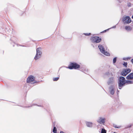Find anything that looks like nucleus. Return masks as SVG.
Wrapping results in <instances>:
<instances>
[{"instance_id": "nucleus-14", "label": "nucleus", "mask_w": 133, "mask_h": 133, "mask_svg": "<svg viewBox=\"0 0 133 133\" xmlns=\"http://www.w3.org/2000/svg\"><path fill=\"white\" fill-rule=\"evenodd\" d=\"M125 29L128 31H130L131 30V28L130 26H126L125 27Z\"/></svg>"}, {"instance_id": "nucleus-7", "label": "nucleus", "mask_w": 133, "mask_h": 133, "mask_svg": "<svg viewBox=\"0 0 133 133\" xmlns=\"http://www.w3.org/2000/svg\"><path fill=\"white\" fill-rule=\"evenodd\" d=\"M123 21L124 23H129L131 22V20L129 17L126 16L123 18Z\"/></svg>"}, {"instance_id": "nucleus-19", "label": "nucleus", "mask_w": 133, "mask_h": 133, "mask_svg": "<svg viewBox=\"0 0 133 133\" xmlns=\"http://www.w3.org/2000/svg\"><path fill=\"white\" fill-rule=\"evenodd\" d=\"M59 78V77H57L56 78H54L53 79V80L54 81H57Z\"/></svg>"}, {"instance_id": "nucleus-17", "label": "nucleus", "mask_w": 133, "mask_h": 133, "mask_svg": "<svg viewBox=\"0 0 133 133\" xmlns=\"http://www.w3.org/2000/svg\"><path fill=\"white\" fill-rule=\"evenodd\" d=\"M101 133H106V131L104 129H102L101 132Z\"/></svg>"}, {"instance_id": "nucleus-9", "label": "nucleus", "mask_w": 133, "mask_h": 133, "mask_svg": "<svg viewBox=\"0 0 133 133\" xmlns=\"http://www.w3.org/2000/svg\"><path fill=\"white\" fill-rule=\"evenodd\" d=\"M131 70L130 69H125L122 71V75L123 76H126L128 73L130 72Z\"/></svg>"}, {"instance_id": "nucleus-2", "label": "nucleus", "mask_w": 133, "mask_h": 133, "mask_svg": "<svg viewBox=\"0 0 133 133\" xmlns=\"http://www.w3.org/2000/svg\"><path fill=\"white\" fill-rule=\"evenodd\" d=\"M41 48L39 47L36 49V54L34 57L35 60H37L41 56L42 52Z\"/></svg>"}, {"instance_id": "nucleus-24", "label": "nucleus", "mask_w": 133, "mask_h": 133, "mask_svg": "<svg viewBox=\"0 0 133 133\" xmlns=\"http://www.w3.org/2000/svg\"><path fill=\"white\" fill-rule=\"evenodd\" d=\"M128 59H129L128 58H124L123 59V60H128Z\"/></svg>"}, {"instance_id": "nucleus-13", "label": "nucleus", "mask_w": 133, "mask_h": 133, "mask_svg": "<svg viewBox=\"0 0 133 133\" xmlns=\"http://www.w3.org/2000/svg\"><path fill=\"white\" fill-rule=\"evenodd\" d=\"M87 126L89 127H92V123L90 122H87L86 123Z\"/></svg>"}, {"instance_id": "nucleus-15", "label": "nucleus", "mask_w": 133, "mask_h": 133, "mask_svg": "<svg viewBox=\"0 0 133 133\" xmlns=\"http://www.w3.org/2000/svg\"><path fill=\"white\" fill-rule=\"evenodd\" d=\"M132 125V124H130L127 125L125 127V129L130 128H131V126Z\"/></svg>"}, {"instance_id": "nucleus-21", "label": "nucleus", "mask_w": 133, "mask_h": 133, "mask_svg": "<svg viewBox=\"0 0 133 133\" xmlns=\"http://www.w3.org/2000/svg\"><path fill=\"white\" fill-rule=\"evenodd\" d=\"M123 65L125 67H127V62H124Z\"/></svg>"}, {"instance_id": "nucleus-5", "label": "nucleus", "mask_w": 133, "mask_h": 133, "mask_svg": "<svg viewBox=\"0 0 133 133\" xmlns=\"http://www.w3.org/2000/svg\"><path fill=\"white\" fill-rule=\"evenodd\" d=\"M101 40V39L100 38L97 36L92 37L91 38V40L93 42L98 43Z\"/></svg>"}, {"instance_id": "nucleus-3", "label": "nucleus", "mask_w": 133, "mask_h": 133, "mask_svg": "<svg viewBox=\"0 0 133 133\" xmlns=\"http://www.w3.org/2000/svg\"><path fill=\"white\" fill-rule=\"evenodd\" d=\"M98 47L100 51L102 53L108 56L110 54L109 53L105 51V49L103 45H98Z\"/></svg>"}, {"instance_id": "nucleus-26", "label": "nucleus", "mask_w": 133, "mask_h": 133, "mask_svg": "<svg viewBox=\"0 0 133 133\" xmlns=\"http://www.w3.org/2000/svg\"><path fill=\"white\" fill-rule=\"evenodd\" d=\"M116 27V26H113V27H112V28H115Z\"/></svg>"}, {"instance_id": "nucleus-12", "label": "nucleus", "mask_w": 133, "mask_h": 133, "mask_svg": "<svg viewBox=\"0 0 133 133\" xmlns=\"http://www.w3.org/2000/svg\"><path fill=\"white\" fill-rule=\"evenodd\" d=\"M114 82V79L113 78L111 77L110 78L108 82V84L109 85L112 83Z\"/></svg>"}, {"instance_id": "nucleus-4", "label": "nucleus", "mask_w": 133, "mask_h": 133, "mask_svg": "<svg viewBox=\"0 0 133 133\" xmlns=\"http://www.w3.org/2000/svg\"><path fill=\"white\" fill-rule=\"evenodd\" d=\"M80 67V66L76 63H72L69 66L68 68L70 69H77L79 68Z\"/></svg>"}, {"instance_id": "nucleus-1", "label": "nucleus", "mask_w": 133, "mask_h": 133, "mask_svg": "<svg viewBox=\"0 0 133 133\" xmlns=\"http://www.w3.org/2000/svg\"><path fill=\"white\" fill-rule=\"evenodd\" d=\"M126 83L125 78L123 77H121L119 79L118 85L119 89H121L122 87L124 86Z\"/></svg>"}, {"instance_id": "nucleus-16", "label": "nucleus", "mask_w": 133, "mask_h": 133, "mask_svg": "<svg viewBox=\"0 0 133 133\" xmlns=\"http://www.w3.org/2000/svg\"><path fill=\"white\" fill-rule=\"evenodd\" d=\"M54 128L53 130V132H55L57 131V130L55 126H54V124H53Z\"/></svg>"}, {"instance_id": "nucleus-27", "label": "nucleus", "mask_w": 133, "mask_h": 133, "mask_svg": "<svg viewBox=\"0 0 133 133\" xmlns=\"http://www.w3.org/2000/svg\"><path fill=\"white\" fill-rule=\"evenodd\" d=\"M132 18L133 19V15L132 16Z\"/></svg>"}, {"instance_id": "nucleus-8", "label": "nucleus", "mask_w": 133, "mask_h": 133, "mask_svg": "<svg viewBox=\"0 0 133 133\" xmlns=\"http://www.w3.org/2000/svg\"><path fill=\"white\" fill-rule=\"evenodd\" d=\"M105 118H104L100 117L97 120V122L100 124H104L105 122Z\"/></svg>"}, {"instance_id": "nucleus-10", "label": "nucleus", "mask_w": 133, "mask_h": 133, "mask_svg": "<svg viewBox=\"0 0 133 133\" xmlns=\"http://www.w3.org/2000/svg\"><path fill=\"white\" fill-rule=\"evenodd\" d=\"M114 89V87L113 86H111L110 87L109 91L110 94L112 95H113L115 92Z\"/></svg>"}, {"instance_id": "nucleus-18", "label": "nucleus", "mask_w": 133, "mask_h": 133, "mask_svg": "<svg viewBox=\"0 0 133 133\" xmlns=\"http://www.w3.org/2000/svg\"><path fill=\"white\" fill-rule=\"evenodd\" d=\"M126 83L128 84H131L132 83V82L130 81L127 80L126 81Z\"/></svg>"}, {"instance_id": "nucleus-25", "label": "nucleus", "mask_w": 133, "mask_h": 133, "mask_svg": "<svg viewBox=\"0 0 133 133\" xmlns=\"http://www.w3.org/2000/svg\"><path fill=\"white\" fill-rule=\"evenodd\" d=\"M131 62L133 63V59H131Z\"/></svg>"}, {"instance_id": "nucleus-20", "label": "nucleus", "mask_w": 133, "mask_h": 133, "mask_svg": "<svg viewBox=\"0 0 133 133\" xmlns=\"http://www.w3.org/2000/svg\"><path fill=\"white\" fill-rule=\"evenodd\" d=\"M116 57H115L113 59V63H116Z\"/></svg>"}, {"instance_id": "nucleus-11", "label": "nucleus", "mask_w": 133, "mask_h": 133, "mask_svg": "<svg viewBox=\"0 0 133 133\" xmlns=\"http://www.w3.org/2000/svg\"><path fill=\"white\" fill-rule=\"evenodd\" d=\"M126 78L127 79H133V73H131L128 75L126 77Z\"/></svg>"}, {"instance_id": "nucleus-22", "label": "nucleus", "mask_w": 133, "mask_h": 133, "mask_svg": "<svg viewBox=\"0 0 133 133\" xmlns=\"http://www.w3.org/2000/svg\"><path fill=\"white\" fill-rule=\"evenodd\" d=\"M114 127H115L116 128H119L121 127L120 126H118L117 127L116 125H114Z\"/></svg>"}, {"instance_id": "nucleus-6", "label": "nucleus", "mask_w": 133, "mask_h": 133, "mask_svg": "<svg viewBox=\"0 0 133 133\" xmlns=\"http://www.w3.org/2000/svg\"><path fill=\"white\" fill-rule=\"evenodd\" d=\"M27 83H30L31 84H33L35 83V77L32 76H29L27 79Z\"/></svg>"}, {"instance_id": "nucleus-23", "label": "nucleus", "mask_w": 133, "mask_h": 133, "mask_svg": "<svg viewBox=\"0 0 133 133\" xmlns=\"http://www.w3.org/2000/svg\"><path fill=\"white\" fill-rule=\"evenodd\" d=\"M90 33H89V34H85L86 35V36H89V35H90Z\"/></svg>"}]
</instances>
